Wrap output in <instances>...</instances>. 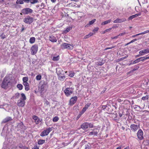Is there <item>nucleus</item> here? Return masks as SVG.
<instances>
[{"instance_id":"obj_1","label":"nucleus","mask_w":149,"mask_h":149,"mask_svg":"<svg viewBox=\"0 0 149 149\" xmlns=\"http://www.w3.org/2000/svg\"><path fill=\"white\" fill-rule=\"evenodd\" d=\"M12 83L11 82L8 76H6L4 78L1 85V87L6 89L12 86Z\"/></svg>"},{"instance_id":"obj_2","label":"nucleus","mask_w":149,"mask_h":149,"mask_svg":"<svg viewBox=\"0 0 149 149\" xmlns=\"http://www.w3.org/2000/svg\"><path fill=\"white\" fill-rule=\"evenodd\" d=\"M61 47L63 49L72 50L74 48V45L72 44H70L66 43H63L61 45Z\"/></svg>"},{"instance_id":"obj_3","label":"nucleus","mask_w":149,"mask_h":149,"mask_svg":"<svg viewBox=\"0 0 149 149\" xmlns=\"http://www.w3.org/2000/svg\"><path fill=\"white\" fill-rule=\"evenodd\" d=\"M56 72L58 75H59L58 79L61 81L64 80L65 77L62 75V74H63L64 72L60 68H58L56 69Z\"/></svg>"},{"instance_id":"obj_4","label":"nucleus","mask_w":149,"mask_h":149,"mask_svg":"<svg viewBox=\"0 0 149 149\" xmlns=\"http://www.w3.org/2000/svg\"><path fill=\"white\" fill-rule=\"evenodd\" d=\"M93 125L92 123L86 122L83 123L81 125V127L84 130H86L88 127L92 128Z\"/></svg>"},{"instance_id":"obj_5","label":"nucleus","mask_w":149,"mask_h":149,"mask_svg":"<svg viewBox=\"0 0 149 149\" xmlns=\"http://www.w3.org/2000/svg\"><path fill=\"white\" fill-rule=\"evenodd\" d=\"M52 130V128L49 127L43 131L41 133L40 136H44L47 135Z\"/></svg>"},{"instance_id":"obj_6","label":"nucleus","mask_w":149,"mask_h":149,"mask_svg":"<svg viewBox=\"0 0 149 149\" xmlns=\"http://www.w3.org/2000/svg\"><path fill=\"white\" fill-rule=\"evenodd\" d=\"M38 48V45H34L32 46L31 49V54L33 55L35 54L37 52Z\"/></svg>"},{"instance_id":"obj_7","label":"nucleus","mask_w":149,"mask_h":149,"mask_svg":"<svg viewBox=\"0 0 149 149\" xmlns=\"http://www.w3.org/2000/svg\"><path fill=\"white\" fill-rule=\"evenodd\" d=\"M33 21V18L30 16H27L24 19V22L26 24H30Z\"/></svg>"},{"instance_id":"obj_8","label":"nucleus","mask_w":149,"mask_h":149,"mask_svg":"<svg viewBox=\"0 0 149 149\" xmlns=\"http://www.w3.org/2000/svg\"><path fill=\"white\" fill-rule=\"evenodd\" d=\"M22 12L24 14L27 15L32 13L33 12V10L31 8H26L22 10Z\"/></svg>"},{"instance_id":"obj_9","label":"nucleus","mask_w":149,"mask_h":149,"mask_svg":"<svg viewBox=\"0 0 149 149\" xmlns=\"http://www.w3.org/2000/svg\"><path fill=\"white\" fill-rule=\"evenodd\" d=\"M139 127V125L134 124H132L130 126V130L133 132H135Z\"/></svg>"},{"instance_id":"obj_10","label":"nucleus","mask_w":149,"mask_h":149,"mask_svg":"<svg viewBox=\"0 0 149 149\" xmlns=\"http://www.w3.org/2000/svg\"><path fill=\"white\" fill-rule=\"evenodd\" d=\"M72 89L71 88H67L64 91V93L67 96H68L71 94L72 92Z\"/></svg>"},{"instance_id":"obj_11","label":"nucleus","mask_w":149,"mask_h":149,"mask_svg":"<svg viewBox=\"0 0 149 149\" xmlns=\"http://www.w3.org/2000/svg\"><path fill=\"white\" fill-rule=\"evenodd\" d=\"M8 127L7 126L5 125L2 130V132L1 133V135L2 136H7L8 133Z\"/></svg>"},{"instance_id":"obj_12","label":"nucleus","mask_w":149,"mask_h":149,"mask_svg":"<svg viewBox=\"0 0 149 149\" xmlns=\"http://www.w3.org/2000/svg\"><path fill=\"white\" fill-rule=\"evenodd\" d=\"M149 53V48L144 49L139 52L140 56H143Z\"/></svg>"},{"instance_id":"obj_13","label":"nucleus","mask_w":149,"mask_h":149,"mask_svg":"<svg viewBox=\"0 0 149 149\" xmlns=\"http://www.w3.org/2000/svg\"><path fill=\"white\" fill-rule=\"evenodd\" d=\"M18 105L19 107H23L25 104V101L22 100V98H20L17 102Z\"/></svg>"},{"instance_id":"obj_14","label":"nucleus","mask_w":149,"mask_h":149,"mask_svg":"<svg viewBox=\"0 0 149 149\" xmlns=\"http://www.w3.org/2000/svg\"><path fill=\"white\" fill-rule=\"evenodd\" d=\"M143 133L142 131L141 130H139L137 132V136L139 139L140 140H142L143 139Z\"/></svg>"},{"instance_id":"obj_15","label":"nucleus","mask_w":149,"mask_h":149,"mask_svg":"<svg viewBox=\"0 0 149 149\" xmlns=\"http://www.w3.org/2000/svg\"><path fill=\"white\" fill-rule=\"evenodd\" d=\"M91 104L90 103H88L85 105V107L83 109L82 111L80 113L81 115L82 114L86 111V109H87L88 107L90 106Z\"/></svg>"},{"instance_id":"obj_16","label":"nucleus","mask_w":149,"mask_h":149,"mask_svg":"<svg viewBox=\"0 0 149 149\" xmlns=\"http://www.w3.org/2000/svg\"><path fill=\"white\" fill-rule=\"evenodd\" d=\"M33 118L34 120L36 123L37 124H39L40 122L42 120V119L39 118L37 116H33Z\"/></svg>"},{"instance_id":"obj_17","label":"nucleus","mask_w":149,"mask_h":149,"mask_svg":"<svg viewBox=\"0 0 149 149\" xmlns=\"http://www.w3.org/2000/svg\"><path fill=\"white\" fill-rule=\"evenodd\" d=\"M77 100V97L76 96H75L72 97L70 100V104L71 105H72L74 104L76 102Z\"/></svg>"},{"instance_id":"obj_18","label":"nucleus","mask_w":149,"mask_h":149,"mask_svg":"<svg viewBox=\"0 0 149 149\" xmlns=\"http://www.w3.org/2000/svg\"><path fill=\"white\" fill-rule=\"evenodd\" d=\"M125 21H126V19L125 18L119 19L118 18L114 20L113 22L114 23H121Z\"/></svg>"},{"instance_id":"obj_19","label":"nucleus","mask_w":149,"mask_h":149,"mask_svg":"<svg viewBox=\"0 0 149 149\" xmlns=\"http://www.w3.org/2000/svg\"><path fill=\"white\" fill-rule=\"evenodd\" d=\"M49 40L52 42H56L57 41V39L56 38L53 36H50L49 37Z\"/></svg>"},{"instance_id":"obj_20","label":"nucleus","mask_w":149,"mask_h":149,"mask_svg":"<svg viewBox=\"0 0 149 149\" xmlns=\"http://www.w3.org/2000/svg\"><path fill=\"white\" fill-rule=\"evenodd\" d=\"M98 132V131L97 130H94L93 131L90 132L89 133V135L91 136L94 135L95 136H97Z\"/></svg>"},{"instance_id":"obj_21","label":"nucleus","mask_w":149,"mask_h":149,"mask_svg":"<svg viewBox=\"0 0 149 149\" xmlns=\"http://www.w3.org/2000/svg\"><path fill=\"white\" fill-rule=\"evenodd\" d=\"M12 120V118L10 117H8L4 119L2 123H6L9 121H10Z\"/></svg>"},{"instance_id":"obj_22","label":"nucleus","mask_w":149,"mask_h":149,"mask_svg":"<svg viewBox=\"0 0 149 149\" xmlns=\"http://www.w3.org/2000/svg\"><path fill=\"white\" fill-rule=\"evenodd\" d=\"M46 85L45 84H42L39 88V90L41 92L43 91L45 89Z\"/></svg>"},{"instance_id":"obj_23","label":"nucleus","mask_w":149,"mask_h":149,"mask_svg":"<svg viewBox=\"0 0 149 149\" xmlns=\"http://www.w3.org/2000/svg\"><path fill=\"white\" fill-rule=\"evenodd\" d=\"M111 20L110 19H109V20H107L106 21L103 22L101 23V25H104L107 24H108L109 23L111 22Z\"/></svg>"},{"instance_id":"obj_24","label":"nucleus","mask_w":149,"mask_h":149,"mask_svg":"<svg viewBox=\"0 0 149 149\" xmlns=\"http://www.w3.org/2000/svg\"><path fill=\"white\" fill-rule=\"evenodd\" d=\"M45 142V140L39 139L38 141V144L39 145H42Z\"/></svg>"},{"instance_id":"obj_25","label":"nucleus","mask_w":149,"mask_h":149,"mask_svg":"<svg viewBox=\"0 0 149 149\" xmlns=\"http://www.w3.org/2000/svg\"><path fill=\"white\" fill-rule=\"evenodd\" d=\"M35 41V38L34 37H32L30 38L29 40V42L31 44L34 43Z\"/></svg>"},{"instance_id":"obj_26","label":"nucleus","mask_w":149,"mask_h":149,"mask_svg":"<svg viewBox=\"0 0 149 149\" xmlns=\"http://www.w3.org/2000/svg\"><path fill=\"white\" fill-rule=\"evenodd\" d=\"M72 29V27H69L67 28L65 30L63 31V33H67Z\"/></svg>"},{"instance_id":"obj_27","label":"nucleus","mask_w":149,"mask_h":149,"mask_svg":"<svg viewBox=\"0 0 149 149\" xmlns=\"http://www.w3.org/2000/svg\"><path fill=\"white\" fill-rule=\"evenodd\" d=\"M59 55L57 56H54L52 58V60L54 61H57L59 59Z\"/></svg>"},{"instance_id":"obj_28","label":"nucleus","mask_w":149,"mask_h":149,"mask_svg":"<svg viewBox=\"0 0 149 149\" xmlns=\"http://www.w3.org/2000/svg\"><path fill=\"white\" fill-rule=\"evenodd\" d=\"M20 95L19 93H17L15 94L13 97L14 99H18L19 98Z\"/></svg>"},{"instance_id":"obj_29","label":"nucleus","mask_w":149,"mask_h":149,"mask_svg":"<svg viewBox=\"0 0 149 149\" xmlns=\"http://www.w3.org/2000/svg\"><path fill=\"white\" fill-rule=\"evenodd\" d=\"M140 61H144L145 60L149 59V56L147 57H145L144 56L143 57H140Z\"/></svg>"},{"instance_id":"obj_30","label":"nucleus","mask_w":149,"mask_h":149,"mask_svg":"<svg viewBox=\"0 0 149 149\" xmlns=\"http://www.w3.org/2000/svg\"><path fill=\"white\" fill-rule=\"evenodd\" d=\"M140 61V58L137 59L136 60L133 61V63H132V64H134L137 63L139 62Z\"/></svg>"},{"instance_id":"obj_31","label":"nucleus","mask_w":149,"mask_h":149,"mask_svg":"<svg viewBox=\"0 0 149 149\" xmlns=\"http://www.w3.org/2000/svg\"><path fill=\"white\" fill-rule=\"evenodd\" d=\"M17 87L19 90H22L23 88V86L21 84H18Z\"/></svg>"},{"instance_id":"obj_32","label":"nucleus","mask_w":149,"mask_h":149,"mask_svg":"<svg viewBox=\"0 0 149 149\" xmlns=\"http://www.w3.org/2000/svg\"><path fill=\"white\" fill-rule=\"evenodd\" d=\"M30 3L32 4H34L38 2V0H31Z\"/></svg>"},{"instance_id":"obj_33","label":"nucleus","mask_w":149,"mask_h":149,"mask_svg":"<svg viewBox=\"0 0 149 149\" xmlns=\"http://www.w3.org/2000/svg\"><path fill=\"white\" fill-rule=\"evenodd\" d=\"M16 3L17 4H23L24 3L23 0H17Z\"/></svg>"},{"instance_id":"obj_34","label":"nucleus","mask_w":149,"mask_h":149,"mask_svg":"<svg viewBox=\"0 0 149 149\" xmlns=\"http://www.w3.org/2000/svg\"><path fill=\"white\" fill-rule=\"evenodd\" d=\"M21 98H22V100H25L26 99V97L24 95V94L23 93H22L21 94Z\"/></svg>"},{"instance_id":"obj_35","label":"nucleus","mask_w":149,"mask_h":149,"mask_svg":"<svg viewBox=\"0 0 149 149\" xmlns=\"http://www.w3.org/2000/svg\"><path fill=\"white\" fill-rule=\"evenodd\" d=\"M143 143L146 145H149V140H146L143 141Z\"/></svg>"},{"instance_id":"obj_36","label":"nucleus","mask_w":149,"mask_h":149,"mask_svg":"<svg viewBox=\"0 0 149 149\" xmlns=\"http://www.w3.org/2000/svg\"><path fill=\"white\" fill-rule=\"evenodd\" d=\"M41 76L40 74H39L36 76V79L37 80H39L41 79Z\"/></svg>"},{"instance_id":"obj_37","label":"nucleus","mask_w":149,"mask_h":149,"mask_svg":"<svg viewBox=\"0 0 149 149\" xmlns=\"http://www.w3.org/2000/svg\"><path fill=\"white\" fill-rule=\"evenodd\" d=\"M22 80H23V82H27V81L28 80V77H24L23 78Z\"/></svg>"},{"instance_id":"obj_38","label":"nucleus","mask_w":149,"mask_h":149,"mask_svg":"<svg viewBox=\"0 0 149 149\" xmlns=\"http://www.w3.org/2000/svg\"><path fill=\"white\" fill-rule=\"evenodd\" d=\"M111 28H109V29H106L105 30H104V31H103L102 32V34H104L106 32H108V31H110L111 30Z\"/></svg>"},{"instance_id":"obj_39","label":"nucleus","mask_w":149,"mask_h":149,"mask_svg":"<svg viewBox=\"0 0 149 149\" xmlns=\"http://www.w3.org/2000/svg\"><path fill=\"white\" fill-rule=\"evenodd\" d=\"M58 120V117H54L53 119V121L54 122H56Z\"/></svg>"},{"instance_id":"obj_40","label":"nucleus","mask_w":149,"mask_h":149,"mask_svg":"<svg viewBox=\"0 0 149 149\" xmlns=\"http://www.w3.org/2000/svg\"><path fill=\"white\" fill-rule=\"evenodd\" d=\"M96 19H94L90 21L89 23V24H90L91 25L92 24L95 22L96 21Z\"/></svg>"},{"instance_id":"obj_41","label":"nucleus","mask_w":149,"mask_h":149,"mask_svg":"<svg viewBox=\"0 0 149 149\" xmlns=\"http://www.w3.org/2000/svg\"><path fill=\"white\" fill-rule=\"evenodd\" d=\"M99 30V28L97 27L95 28L93 31V33H95L96 32H97L98 30Z\"/></svg>"},{"instance_id":"obj_42","label":"nucleus","mask_w":149,"mask_h":149,"mask_svg":"<svg viewBox=\"0 0 149 149\" xmlns=\"http://www.w3.org/2000/svg\"><path fill=\"white\" fill-rule=\"evenodd\" d=\"M135 17H136L135 15H134L128 18V19L129 20H132V19Z\"/></svg>"},{"instance_id":"obj_43","label":"nucleus","mask_w":149,"mask_h":149,"mask_svg":"<svg viewBox=\"0 0 149 149\" xmlns=\"http://www.w3.org/2000/svg\"><path fill=\"white\" fill-rule=\"evenodd\" d=\"M25 90H26V91L29 90L30 89L29 85L27 86H25Z\"/></svg>"},{"instance_id":"obj_44","label":"nucleus","mask_w":149,"mask_h":149,"mask_svg":"<svg viewBox=\"0 0 149 149\" xmlns=\"http://www.w3.org/2000/svg\"><path fill=\"white\" fill-rule=\"evenodd\" d=\"M32 149H39V146H38L36 145H35Z\"/></svg>"},{"instance_id":"obj_45","label":"nucleus","mask_w":149,"mask_h":149,"mask_svg":"<svg viewBox=\"0 0 149 149\" xmlns=\"http://www.w3.org/2000/svg\"><path fill=\"white\" fill-rule=\"evenodd\" d=\"M40 6L42 8H44L45 7V5L43 3H42L41 4Z\"/></svg>"},{"instance_id":"obj_46","label":"nucleus","mask_w":149,"mask_h":149,"mask_svg":"<svg viewBox=\"0 0 149 149\" xmlns=\"http://www.w3.org/2000/svg\"><path fill=\"white\" fill-rule=\"evenodd\" d=\"M142 99L143 100H145L148 99V97L147 96L143 97H142Z\"/></svg>"},{"instance_id":"obj_47","label":"nucleus","mask_w":149,"mask_h":149,"mask_svg":"<svg viewBox=\"0 0 149 149\" xmlns=\"http://www.w3.org/2000/svg\"><path fill=\"white\" fill-rule=\"evenodd\" d=\"M23 84L24 86L29 85V83L27 82H23Z\"/></svg>"},{"instance_id":"obj_48","label":"nucleus","mask_w":149,"mask_h":149,"mask_svg":"<svg viewBox=\"0 0 149 149\" xmlns=\"http://www.w3.org/2000/svg\"><path fill=\"white\" fill-rule=\"evenodd\" d=\"M0 36L1 38L3 39L5 38L6 37L5 35H4L3 33Z\"/></svg>"},{"instance_id":"obj_49","label":"nucleus","mask_w":149,"mask_h":149,"mask_svg":"<svg viewBox=\"0 0 149 149\" xmlns=\"http://www.w3.org/2000/svg\"><path fill=\"white\" fill-rule=\"evenodd\" d=\"M74 75V73L73 72L69 74V76L71 77H73Z\"/></svg>"},{"instance_id":"obj_50","label":"nucleus","mask_w":149,"mask_h":149,"mask_svg":"<svg viewBox=\"0 0 149 149\" xmlns=\"http://www.w3.org/2000/svg\"><path fill=\"white\" fill-rule=\"evenodd\" d=\"M90 37L89 36V35L88 34V35H86L84 37V39H86L89 38Z\"/></svg>"},{"instance_id":"obj_51","label":"nucleus","mask_w":149,"mask_h":149,"mask_svg":"<svg viewBox=\"0 0 149 149\" xmlns=\"http://www.w3.org/2000/svg\"><path fill=\"white\" fill-rule=\"evenodd\" d=\"M22 126V127H23V123H22V122H20L18 125V127H19V126Z\"/></svg>"},{"instance_id":"obj_52","label":"nucleus","mask_w":149,"mask_h":149,"mask_svg":"<svg viewBox=\"0 0 149 149\" xmlns=\"http://www.w3.org/2000/svg\"><path fill=\"white\" fill-rule=\"evenodd\" d=\"M45 104H46L47 105H49V103L46 100L45 103Z\"/></svg>"},{"instance_id":"obj_53","label":"nucleus","mask_w":149,"mask_h":149,"mask_svg":"<svg viewBox=\"0 0 149 149\" xmlns=\"http://www.w3.org/2000/svg\"><path fill=\"white\" fill-rule=\"evenodd\" d=\"M125 32H123V33H120V34H119V35H118L120 36H121L123 35H125Z\"/></svg>"},{"instance_id":"obj_54","label":"nucleus","mask_w":149,"mask_h":149,"mask_svg":"<svg viewBox=\"0 0 149 149\" xmlns=\"http://www.w3.org/2000/svg\"><path fill=\"white\" fill-rule=\"evenodd\" d=\"M94 34V33H93L90 32L89 33L88 35L90 37L91 36L93 35Z\"/></svg>"},{"instance_id":"obj_55","label":"nucleus","mask_w":149,"mask_h":149,"mask_svg":"<svg viewBox=\"0 0 149 149\" xmlns=\"http://www.w3.org/2000/svg\"><path fill=\"white\" fill-rule=\"evenodd\" d=\"M141 13H138L136 14H135V17H137L138 16H139L140 15H141Z\"/></svg>"},{"instance_id":"obj_56","label":"nucleus","mask_w":149,"mask_h":149,"mask_svg":"<svg viewBox=\"0 0 149 149\" xmlns=\"http://www.w3.org/2000/svg\"><path fill=\"white\" fill-rule=\"evenodd\" d=\"M136 40H137V39H133V40H132L130 42V43H132L133 42H135V41H136Z\"/></svg>"},{"instance_id":"obj_57","label":"nucleus","mask_w":149,"mask_h":149,"mask_svg":"<svg viewBox=\"0 0 149 149\" xmlns=\"http://www.w3.org/2000/svg\"><path fill=\"white\" fill-rule=\"evenodd\" d=\"M23 1L26 3H29L31 1V0H23Z\"/></svg>"},{"instance_id":"obj_58","label":"nucleus","mask_w":149,"mask_h":149,"mask_svg":"<svg viewBox=\"0 0 149 149\" xmlns=\"http://www.w3.org/2000/svg\"><path fill=\"white\" fill-rule=\"evenodd\" d=\"M114 47L113 46V47H107L105 49V50H107L108 49H111L113 48H114Z\"/></svg>"},{"instance_id":"obj_59","label":"nucleus","mask_w":149,"mask_h":149,"mask_svg":"<svg viewBox=\"0 0 149 149\" xmlns=\"http://www.w3.org/2000/svg\"><path fill=\"white\" fill-rule=\"evenodd\" d=\"M119 36H116L114 37H112L111 38L112 39H116L118 38V37Z\"/></svg>"},{"instance_id":"obj_60","label":"nucleus","mask_w":149,"mask_h":149,"mask_svg":"<svg viewBox=\"0 0 149 149\" xmlns=\"http://www.w3.org/2000/svg\"><path fill=\"white\" fill-rule=\"evenodd\" d=\"M148 32H149V30H148L145 31H144V32H143V34H145Z\"/></svg>"},{"instance_id":"obj_61","label":"nucleus","mask_w":149,"mask_h":149,"mask_svg":"<svg viewBox=\"0 0 149 149\" xmlns=\"http://www.w3.org/2000/svg\"><path fill=\"white\" fill-rule=\"evenodd\" d=\"M91 25L89 24V23L88 24L86 25H85V27H87Z\"/></svg>"},{"instance_id":"obj_62","label":"nucleus","mask_w":149,"mask_h":149,"mask_svg":"<svg viewBox=\"0 0 149 149\" xmlns=\"http://www.w3.org/2000/svg\"><path fill=\"white\" fill-rule=\"evenodd\" d=\"M53 3H55L56 1V0H50Z\"/></svg>"},{"instance_id":"obj_63","label":"nucleus","mask_w":149,"mask_h":149,"mask_svg":"<svg viewBox=\"0 0 149 149\" xmlns=\"http://www.w3.org/2000/svg\"><path fill=\"white\" fill-rule=\"evenodd\" d=\"M142 34H144L143 32L141 33H139V34H136V35H139H139H142Z\"/></svg>"},{"instance_id":"obj_64","label":"nucleus","mask_w":149,"mask_h":149,"mask_svg":"<svg viewBox=\"0 0 149 149\" xmlns=\"http://www.w3.org/2000/svg\"><path fill=\"white\" fill-rule=\"evenodd\" d=\"M121 146H120L119 147H118L116 149H121Z\"/></svg>"}]
</instances>
